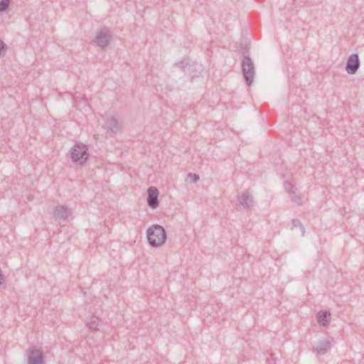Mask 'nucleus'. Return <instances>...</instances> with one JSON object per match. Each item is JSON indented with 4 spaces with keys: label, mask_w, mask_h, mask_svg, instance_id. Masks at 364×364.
<instances>
[{
    "label": "nucleus",
    "mask_w": 364,
    "mask_h": 364,
    "mask_svg": "<svg viewBox=\"0 0 364 364\" xmlns=\"http://www.w3.org/2000/svg\"><path fill=\"white\" fill-rule=\"evenodd\" d=\"M149 244L153 247H161L166 240L165 229L159 225H153L146 230Z\"/></svg>",
    "instance_id": "obj_1"
},
{
    "label": "nucleus",
    "mask_w": 364,
    "mask_h": 364,
    "mask_svg": "<svg viewBox=\"0 0 364 364\" xmlns=\"http://www.w3.org/2000/svg\"><path fill=\"white\" fill-rule=\"evenodd\" d=\"M242 73L247 85L250 86L255 75V68L252 60L247 55H243L242 63Z\"/></svg>",
    "instance_id": "obj_2"
},
{
    "label": "nucleus",
    "mask_w": 364,
    "mask_h": 364,
    "mask_svg": "<svg viewBox=\"0 0 364 364\" xmlns=\"http://www.w3.org/2000/svg\"><path fill=\"white\" fill-rule=\"evenodd\" d=\"M88 148L85 144H77L70 151V157L74 163L84 164L89 157Z\"/></svg>",
    "instance_id": "obj_3"
},
{
    "label": "nucleus",
    "mask_w": 364,
    "mask_h": 364,
    "mask_svg": "<svg viewBox=\"0 0 364 364\" xmlns=\"http://www.w3.org/2000/svg\"><path fill=\"white\" fill-rule=\"evenodd\" d=\"M111 39V31L107 28H104L96 35L95 42L99 47L105 48L108 46Z\"/></svg>",
    "instance_id": "obj_4"
},
{
    "label": "nucleus",
    "mask_w": 364,
    "mask_h": 364,
    "mask_svg": "<svg viewBox=\"0 0 364 364\" xmlns=\"http://www.w3.org/2000/svg\"><path fill=\"white\" fill-rule=\"evenodd\" d=\"M360 67V60L356 53L351 54L347 59L346 70L348 74H355Z\"/></svg>",
    "instance_id": "obj_5"
},
{
    "label": "nucleus",
    "mask_w": 364,
    "mask_h": 364,
    "mask_svg": "<svg viewBox=\"0 0 364 364\" xmlns=\"http://www.w3.org/2000/svg\"><path fill=\"white\" fill-rule=\"evenodd\" d=\"M158 189L154 186H150L148 188L147 203L151 208L155 209L159 206V202L158 200Z\"/></svg>",
    "instance_id": "obj_6"
},
{
    "label": "nucleus",
    "mask_w": 364,
    "mask_h": 364,
    "mask_svg": "<svg viewBox=\"0 0 364 364\" xmlns=\"http://www.w3.org/2000/svg\"><path fill=\"white\" fill-rule=\"evenodd\" d=\"M285 190L288 192L291 197L292 202L297 205H301L302 201L299 196L297 188L294 186L291 183L286 181L284 184Z\"/></svg>",
    "instance_id": "obj_7"
},
{
    "label": "nucleus",
    "mask_w": 364,
    "mask_h": 364,
    "mask_svg": "<svg viewBox=\"0 0 364 364\" xmlns=\"http://www.w3.org/2000/svg\"><path fill=\"white\" fill-rule=\"evenodd\" d=\"M70 214L71 209L65 205H58L53 212L54 218L62 220H65Z\"/></svg>",
    "instance_id": "obj_8"
},
{
    "label": "nucleus",
    "mask_w": 364,
    "mask_h": 364,
    "mask_svg": "<svg viewBox=\"0 0 364 364\" xmlns=\"http://www.w3.org/2000/svg\"><path fill=\"white\" fill-rule=\"evenodd\" d=\"M28 360L29 364H41L43 360V355L39 350L32 348L29 350Z\"/></svg>",
    "instance_id": "obj_9"
},
{
    "label": "nucleus",
    "mask_w": 364,
    "mask_h": 364,
    "mask_svg": "<svg viewBox=\"0 0 364 364\" xmlns=\"http://www.w3.org/2000/svg\"><path fill=\"white\" fill-rule=\"evenodd\" d=\"M239 200L240 203L245 208H250L254 205L252 196L247 191L242 193Z\"/></svg>",
    "instance_id": "obj_10"
},
{
    "label": "nucleus",
    "mask_w": 364,
    "mask_h": 364,
    "mask_svg": "<svg viewBox=\"0 0 364 364\" xmlns=\"http://www.w3.org/2000/svg\"><path fill=\"white\" fill-rule=\"evenodd\" d=\"M331 342L327 339L321 340L317 343L316 352L319 355H324L331 348Z\"/></svg>",
    "instance_id": "obj_11"
},
{
    "label": "nucleus",
    "mask_w": 364,
    "mask_h": 364,
    "mask_svg": "<svg viewBox=\"0 0 364 364\" xmlns=\"http://www.w3.org/2000/svg\"><path fill=\"white\" fill-rule=\"evenodd\" d=\"M101 323V320L98 317L94 316L87 318L86 320V325L92 331H96L99 330V327L100 326Z\"/></svg>",
    "instance_id": "obj_12"
},
{
    "label": "nucleus",
    "mask_w": 364,
    "mask_h": 364,
    "mask_svg": "<svg viewBox=\"0 0 364 364\" xmlns=\"http://www.w3.org/2000/svg\"><path fill=\"white\" fill-rule=\"evenodd\" d=\"M105 124L108 129V132H110L112 134H116L119 129V122L114 117L107 119Z\"/></svg>",
    "instance_id": "obj_13"
},
{
    "label": "nucleus",
    "mask_w": 364,
    "mask_h": 364,
    "mask_svg": "<svg viewBox=\"0 0 364 364\" xmlns=\"http://www.w3.org/2000/svg\"><path fill=\"white\" fill-rule=\"evenodd\" d=\"M317 321L323 326H326L331 319V314L327 311H320L317 314Z\"/></svg>",
    "instance_id": "obj_14"
},
{
    "label": "nucleus",
    "mask_w": 364,
    "mask_h": 364,
    "mask_svg": "<svg viewBox=\"0 0 364 364\" xmlns=\"http://www.w3.org/2000/svg\"><path fill=\"white\" fill-rule=\"evenodd\" d=\"M293 228L299 227L301 232V235H304L305 229L303 225L301 224V221L298 219H292L291 220Z\"/></svg>",
    "instance_id": "obj_15"
},
{
    "label": "nucleus",
    "mask_w": 364,
    "mask_h": 364,
    "mask_svg": "<svg viewBox=\"0 0 364 364\" xmlns=\"http://www.w3.org/2000/svg\"><path fill=\"white\" fill-rule=\"evenodd\" d=\"M176 65L181 68L184 72L189 71L191 68V65L185 60L176 63Z\"/></svg>",
    "instance_id": "obj_16"
},
{
    "label": "nucleus",
    "mask_w": 364,
    "mask_h": 364,
    "mask_svg": "<svg viewBox=\"0 0 364 364\" xmlns=\"http://www.w3.org/2000/svg\"><path fill=\"white\" fill-rule=\"evenodd\" d=\"M10 4V0H0V12L7 10Z\"/></svg>",
    "instance_id": "obj_17"
},
{
    "label": "nucleus",
    "mask_w": 364,
    "mask_h": 364,
    "mask_svg": "<svg viewBox=\"0 0 364 364\" xmlns=\"http://www.w3.org/2000/svg\"><path fill=\"white\" fill-rule=\"evenodd\" d=\"M199 180V176L196 173H188L187 176L186 181L189 183H196Z\"/></svg>",
    "instance_id": "obj_18"
},
{
    "label": "nucleus",
    "mask_w": 364,
    "mask_h": 364,
    "mask_svg": "<svg viewBox=\"0 0 364 364\" xmlns=\"http://www.w3.org/2000/svg\"><path fill=\"white\" fill-rule=\"evenodd\" d=\"M6 44L0 40V57L4 56L6 52Z\"/></svg>",
    "instance_id": "obj_19"
},
{
    "label": "nucleus",
    "mask_w": 364,
    "mask_h": 364,
    "mask_svg": "<svg viewBox=\"0 0 364 364\" xmlns=\"http://www.w3.org/2000/svg\"><path fill=\"white\" fill-rule=\"evenodd\" d=\"M277 357L275 354H271L269 358H267V362L269 364H277Z\"/></svg>",
    "instance_id": "obj_20"
},
{
    "label": "nucleus",
    "mask_w": 364,
    "mask_h": 364,
    "mask_svg": "<svg viewBox=\"0 0 364 364\" xmlns=\"http://www.w3.org/2000/svg\"><path fill=\"white\" fill-rule=\"evenodd\" d=\"M33 196H28L27 198L29 200H31L33 199Z\"/></svg>",
    "instance_id": "obj_21"
}]
</instances>
